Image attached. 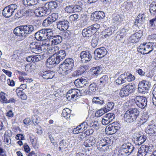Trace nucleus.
Instances as JSON below:
<instances>
[{"mask_svg": "<svg viewBox=\"0 0 156 156\" xmlns=\"http://www.w3.org/2000/svg\"><path fill=\"white\" fill-rule=\"evenodd\" d=\"M74 61L71 58H67L59 66V71L63 75H67L73 69L74 66Z\"/></svg>", "mask_w": 156, "mask_h": 156, "instance_id": "1", "label": "nucleus"}, {"mask_svg": "<svg viewBox=\"0 0 156 156\" xmlns=\"http://www.w3.org/2000/svg\"><path fill=\"white\" fill-rule=\"evenodd\" d=\"M139 112L136 108L130 109L127 111L124 115L125 121L132 122L136 121L138 116Z\"/></svg>", "mask_w": 156, "mask_h": 156, "instance_id": "2", "label": "nucleus"}, {"mask_svg": "<svg viewBox=\"0 0 156 156\" xmlns=\"http://www.w3.org/2000/svg\"><path fill=\"white\" fill-rule=\"evenodd\" d=\"M50 29H43L38 31L35 34L36 39L38 41H44L48 39L51 30Z\"/></svg>", "mask_w": 156, "mask_h": 156, "instance_id": "3", "label": "nucleus"}, {"mask_svg": "<svg viewBox=\"0 0 156 156\" xmlns=\"http://www.w3.org/2000/svg\"><path fill=\"white\" fill-rule=\"evenodd\" d=\"M17 6L15 4L9 5L5 7L2 10L3 16L6 18H9L17 10Z\"/></svg>", "mask_w": 156, "mask_h": 156, "instance_id": "4", "label": "nucleus"}, {"mask_svg": "<svg viewBox=\"0 0 156 156\" xmlns=\"http://www.w3.org/2000/svg\"><path fill=\"white\" fill-rule=\"evenodd\" d=\"M82 3L80 1L76 2L74 5H69L65 8L66 12L68 13L80 11L82 9Z\"/></svg>", "mask_w": 156, "mask_h": 156, "instance_id": "5", "label": "nucleus"}, {"mask_svg": "<svg viewBox=\"0 0 156 156\" xmlns=\"http://www.w3.org/2000/svg\"><path fill=\"white\" fill-rule=\"evenodd\" d=\"M51 11V9L48 6H46V5L45 4L44 6L36 9L34 10V13L37 17H41L49 15Z\"/></svg>", "mask_w": 156, "mask_h": 156, "instance_id": "6", "label": "nucleus"}, {"mask_svg": "<svg viewBox=\"0 0 156 156\" xmlns=\"http://www.w3.org/2000/svg\"><path fill=\"white\" fill-rule=\"evenodd\" d=\"M135 90V87L134 86L129 84L125 86L121 89L120 95L121 97H126L130 94L134 92Z\"/></svg>", "mask_w": 156, "mask_h": 156, "instance_id": "7", "label": "nucleus"}, {"mask_svg": "<svg viewBox=\"0 0 156 156\" xmlns=\"http://www.w3.org/2000/svg\"><path fill=\"white\" fill-rule=\"evenodd\" d=\"M134 100L136 105L141 109L144 108L147 105V99L145 97L137 96Z\"/></svg>", "mask_w": 156, "mask_h": 156, "instance_id": "8", "label": "nucleus"}, {"mask_svg": "<svg viewBox=\"0 0 156 156\" xmlns=\"http://www.w3.org/2000/svg\"><path fill=\"white\" fill-rule=\"evenodd\" d=\"M20 29L22 30L21 34L24 37L29 36L34 30L33 26L30 24L20 26Z\"/></svg>", "mask_w": 156, "mask_h": 156, "instance_id": "9", "label": "nucleus"}, {"mask_svg": "<svg viewBox=\"0 0 156 156\" xmlns=\"http://www.w3.org/2000/svg\"><path fill=\"white\" fill-rule=\"evenodd\" d=\"M153 150L152 146L142 145L139 149L137 156H145L147 153L151 152Z\"/></svg>", "mask_w": 156, "mask_h": 156, "instance_id": "10", "label": "nucleus"}, {"mask_svg": "<svg viewBox=\"0 0 156 156\" xmlns=\"http://www.w3.org/2000/svg\"><path fill=\"white\" fill-rule=\"evenodd\" d=\"M50 34L48 39L49 42H51V45L58 44L62 42V39L61 36L59 35H54L52 30Z\"/></svg>", "mask_w": 156, "mask_h": 156, "instance_id": "11", "label": "nucleus"}, {"mask_svg": "<svg viewBox=\"0 0 156 156\" xmlns=\"http://www.w3.org/2000/svg\"><path fill=\"white\" fill-rule=\"evenodd\" d=\"M30 48L31 51L36 54H39L42 51L41 45L38 42H33L30 44Z\"/></svg>", "mask_w": 156, "mask_h": 156, "instance_id": "12", "label": "nucleus"}, {"mask_svg": "<svg viewBox=\"0 0 156 156\" xmlns=\"http://www.w3.org/2000/svg\"><path fill=\"white\" fill-rule=\"evenodd\" d=\"M122 148L127 155L133 153L136 150V148L133 145L130 143H124L122 145Z\"/></svg>", "mask_w": 156, "mask_h": 156, "instance_id": "13", "label": "nucleus"}, {"mask_svg": "<svg viewBox=\"0 0 156 156\" xmlns=\"http://www.w3.org/2000/svg\"><path fill=\"white\" fill-rule=\"evenodd\" d=\"M107 53L106 49L103 47L96 49L94 51L95 58L98 59L104 57Z\"/></svg>", "mask_w": 156, "mask_h": 156, "instance_id": "14", "label": "nucleus"}, {"mask_svg": "<svg viewBox=\"0 0 156 156\" xmlns=\"http://www.w3.org/2000/svg\"><path fill=\"white\" fill-rule=\"evenodd\" d=\"M115 115L113 113L106 114L103 116L101 123L104 125H106L111 122L115 119Z\"/></svg>", "mask_w": 156, "mask_h": 156, "instance_id": "15", "label": "nucleus"}, {"mask_svg": "<svg viewBox=\"0 0 156 156\" xmlns=\"http://www.w3.org/2000/svg\"><path fill=\"white\" fill-rule=\"evenodd\" d=\"M59 62L55 56L52 55L47 59L46 65L48 68H51L55 66Z\"/></svg>", "mask_w": 156, "mask_h": 156, "instance_id": "16", "label": "nucleus"}, {"mask_svg": "<svg viewBox=\"0 0 156 156\" xmlns=\"http://www.w3.org/2000/svg\"><path fill=\"white\" fill-rule=\"evenodd\" d=\"M135 143L136 145H140L146 140V136L144 135H140L138 133H135L133 135Z\"/></svg>", "mask_w": 156, "mask_h": 156, "instance_id": "17", "label": "nucleus"}, {"mask_svg": "<svg viewBox=\"0 0 156 156\" xmlns=\"http://www.w3.org/2000/svg\"><path fill=\"white\" fill-rule=\"evenodd\" d=\"M80 57L82 59V61L88 62L90 61L92 56L90 53L88 51H82L80 54Z\"/></svg>", "mask_w": 156, "mask_h": 156, "instance_id": "18", "label": "nucleus"}, {"mask_svg": "<svg viewBox=\"0 0 156 156\" xmlns=\"http://www.w3.org/2000/svg\"><path fill=\"white\" fill-rule=\"evenodd\" d=\"M69 22L67 20L59 21L58 23L57 27L62 31L66 30L68 27Z\"/></svg>", "mask_w": 156, "mask_h": 156, "instance_id": "19", "label": "nucleus"}, {"mask_svg": "<svg viewBox=\"0 0 156 156\" xmlns=\"http://www.w3.org/2000/svg\"><path fill=\"white\" fill-rule=\"evenodd\" d=\"M145 132L151 136H156V126L154 125H148L145 129Z\"/></svg>", "mask_w": 156, "mask_h": 156, "instance_id": "20", "label": "nucleus"}, {"mask_svg": "<svg viewBox=\"0 0 156 156\" xmlns=\"http://www.w3.org/2000/svg\"><path fill=\"white\" fill-rule=\"evenodd\" d=\"M146 17L144 13H140L136 18L135 21V25L138 26V24H142L145 20Z\"/></svg>", "mask_w": 156, "mask_h": 156, "instance_id": "21", "label": "nucleus"}, {"mask_svg": "<svg viewBox=\"0 0 156 156\" xmlns=\"http://www.w3.org/2000/svg\"><path fill=\"white\" fill-rule=\"evenodd\" d=\"M94 18V20L95 21L101 20L105 17L104 13L101 11L95 12L91 15Z\"/></svg>", "mask_w": 156, "mask_h": 156, "instance_id": "22", "label": "nucleus"}, {"mask_svg": "<svg viewBox=\"0 0 156 156\" xmlns=\"http://www.w3.org/2000/svg\"><path fill=\"white\" fill-rule=\"evenodd\" d=\"M87 82L86 79L81 78L76 80L74 82V83L76 87H83L85 85L86 86Z\"/></svg>", "mask_w": 156, "mask_h": 156, "instance_id": "23", "label": "nucleus"}, {"mask_svg": "<svg viewBox=\"0 0 156 156\" xmlns=\"http://www.w3.org/2000/svg\"><path fill=\"white\" fill-rule=\"evenodd\" d=\"M66 54V51L64 50H58L57 51V53L55 55L56 57L57 58L58 60H59V62L65 58Z\"/></svg>", "mask_w": 156, "mask_h": 156, "instance_id": "24", "label": "nucleus"}, {"mask_svg": "<svg viewBox=\"0 0 156 156\" xmlns=\"http://www.w3.org/2000/svg\"><path fill=\"white\" fill-rule=\"evenodd\" d=\"M141 36V34L140 33L136 32L130 36L129 40L132 43H136L139 41Z\"/></svg>", "mask_w": 156, "mask_h": 156, "instance_id": "25", "label": "nucleus"}, {"mask_svg": "<svg viewBox=\"0 0 156 156\" xmlns=\"http://www.w3.org/2000/svg\"><path fill=\"white\" fill-rule=\"evenodd\" d=\"M96 142V140L94 137H90L87 140L84 142V145L87 147H90L94 145Z\"/></svg>", "mask_w": 156, "mask_h": 156, "instance_id": "26", "label": "nucleus"}, {"mask_svg": "<svg viewBox=\"0 0 156 156\" xmlns=\"http://www.w3.org/2000/svg\"><path fill=\"white\" fill-rule=\"evenodd\" d=\"M90 124V122H89V120L88 118H87L85 122L81 123L78 126L80 129H81V131L83 132V131H85L88 128Z\"/></svg>", "mask_w": 156, "mask_h": 156, "instance_id": "27", "label": "nucleus"}, {"mask_svg": "<svg viewBox=\"0 0 156 156\" xmlns=\"http://www.w3.org/2000/svg\"><path fill=\"white\" fill-rule=\"evenodd\" d=\"M92 31L89 27L83 30L82 34L84 37H91L94 34Z\"/></svg>", "mask_w": 156, "mask_h": 156, "instance_id": "28", "label": "nucleus"}, {"mask_svg": "<svg viewBox=\"0 0 156 156\" xmlns=\"http://www.w3.org/2000/svg\"><path fill=\"white\" fill-rule=\"evenodd\" d=\"M98 141L101 144L104 148L106 147L107 150L110 144V139L107 137H105L101 140H98Z\"/></svg>", "mask_w": 156, "mask_h": 156, "instance_id": "29", "label": "nucleus"}, {"mask_svg": "<svg viewBox=\"0 0 156 156\" xmlns=\"http://www.w3.org/2000/svg\"><path fill=\"white\" fill-rule=\"evenodd\" d=\"M92 101L93 103L100 105L104 104V100L101 97L93 98Z\"/></svg>", "mask_w": 156, "mask_h": 156, "instance_id": "30", "label": "nucleus"}, {"mask_svg": "<svg viewBox=\"0 0 156 156\" xmlns=\"http://www.w3.org/2000/svg\"><path fill=\"white\" fill-rule=\"evenodd\" d=\"M69 93H71L72 97H73L74 99H76V98L79 96H81V93L79 90L77 89H73L69 90Z\"/></svg>", "mask_w": 156, "mask_h": 156, "instance_id": "31", "label": "nucleus"}, {"mask_svg": "<svg viewBox=\"0 0 156 156\" xmlns=\"http://www.w3.org/2000/svg\"><path fill=\"white\" fill-rule=\"evenodd\" d=\"M71 110L67 108H65L62 110V116L65 118L66 119L68 120L69 119L71 114Z\"/></svg>", "mask_w": 156, "mask_h": 156, "instance_id": "32", "label": "nucleus"}, {"mask_svg": "<svg viewBox=\"0 0 156 156\" xmlns=\"http://www.w3.org/2000/svg\"><path fill=\"white\" fill-rule=\"evenodd\" d=\"M45 4L46 5V6H48L51 9H56L60 5L59 3L55 1L47 2Z\"/></svg>", "mask_w": 156, "mask_h": 156, "instance_id": "33", "label": "nucleus"}, {"mask_svg": "<svg viewBox=\"0 0 156 156\" xmlns=\"http://www.w3.org/2000/svg\"><path fill=\"white\" fill-rule=\"evenodd\" d=\"M105 130L109 135H112L114 134L117 130L115 127H113L110 124L106 127Z\"/></svg>", "mask_w": 156, "mask_h": 156, "instance_id": "34", "label": "nucleus"}, {"mask_svg": "<svg viewBox=\"0 0 156 156\" xmlns=\"http://www.w3.org/2000/svg\"><path fill=\"white\" fill-rule=\"evenodd\" d=\"M150 12L151 15L156 14V0L153 2L150 5Z\"/></svg>", "mask_w": 156, "mask_h": 156, "instance_id": "35", "label": "nucleus"}, {"mask_svg": "<svg viewBox=\"0 0 156 156\" xmlns=\"http://www.w3.org/2000/svg\"><path fill=\"white\" fill-rule=\"evenodd\" d=\"M86 66H81L80 69L76 70L73 73V75L74 76H77L83 74L86 70L85 69Z\"/></svg>", "mask_w": 156, "mask_h": 156, "instance_id": "36", "label": "nucleus"}, {"mask_svg": "<svg viewBox=\"0 0 156 156\" xmlns=\"http://www.w3.org/2000/svg\"><path fill=\"white\" fill-rule=\"evenodd\" d=\"M99 81L100 82L99 85L101 86H104L108 81V76L106 75L103 76L100 79Z\"/></svg>", "mask_w": 156, "mask_h": 156, "instance_id": "37", "label": "nucleus"}, {"mask_svg": "<svg viewBox=\"0 0 156 156\" xmlns=\"http://www.w3.org/2000/svg\"><path fill=\"white\" fill-rule=\"evenodd\" d=\"M125 75H126V73L121 74L116 80V83L118 84H121L124 83H126Z\"/></svg>", "mask_w": 156, "mask_h": 156, "instance_id": "38", "label": "nucleus"}, {"mask_svg": "<svg viewBox=\"0 0 156 156\" xmlns=\"http://www.w3.org/2000/svg\"><path fill=\"white\" fill-rule=\"evenodd\" d=\"M128 30L127 28H123L120 30V33L116 36V37L121 39L123 38L127 34Z\"/></svg>", "mask_w": 156, "mask_h": 156, "instance_id": "39", "label": "nucleus"}, {"mask_svg": "<svg viewBox=\"0 0 156 156\" xmlns=\"http://www.w3.org/2000/svg\"><path fill=\"white\" fill-rule=\"evenodd\" d=\"M124 73L126 74V75H125L126 83L127 82H131L135 80V77L131 74L126 72H125Z\"/></svg>", "mask_w": 156, "mask_h": 156, "instance_id": "40", "label": "nucleus"}, {"mask_svg": "<svg viewBox=\"0 0 156 156\" xmlns=\"http://www.w3.org/2000/svg\"><path fill=\"white\" fill-rule=\"evenodd\" d=\"M91 70V74L94 76L98 75L101 73V68L99 66L93 68Z\"/></svg>", "mask_w": 156, "mask_h": 156, "instance_id": "41", "label": "nucleus"}, {"mask_svg": "<svg viewBox=\"0 0 156 156\" xmlns=\"http://www.w3.org/2000/svg\"><path fill=\"white\" fill-rule=\"evenodd\" d=\"M48 17L49 18L52 23L55 22L60 18L59 15L58 13H53L51 15L49 16Z\"/></svg>", "mask_w": 156, "mask_h": 156, "instance_id": "42", "label": "nucleus"}, {"mask_svg": "<svg viewBox=\"0 0 156 156\" xmlns=\"http://www.w3.org/2000/svg\"><path fill=\"white\" fill-rule=\"evenodd\" d=\"M107 112V109H106L105 108H101L96 112L95 113V115L96 117H99L102 116Z\"/></svg>", "mask_w": 156, "mask_h": 156, "instance_id": "43", "label": "nucleus"}, {"mask_svg": "<svg viewBox=\"0 0 156 156\" xmlns=\"http://www.w3.org/2000/svg\"><path fill=\"white\" fill-rule=\"evenodd\" d=\"M34 11L33 10L29 9L28 10H24L23 11L20 10V13L22 15L24 14H25L26 16H31L33 15V13H34Z\"/></svg>", "mask_w": 156, "mask_h": 156, "instance_id": "44", "label": "nucleus"}, {"mask_svg": "<svg viewBox=\"0 0 156 156\" xmlns=\"http://www.w3.org/2000/svg\"><path fill=\"white\" fill-rule=\"evenodd\" d=\"M59 48L57 46H54L53 48H49L48 51L50 54H52V55H55L57 53V51L58 50Z\"/></svg>", "mask_w": 156, "mask_h": 156, "instance_id": "45", "label": "nucleus"}, {"mask_svg": "<svg viewBox=\"0 0 156 156\" xmlns=\"http://www.w3.org/2000/svg\"><path fill=\"white\" fill-rule=\"evenodd\" d=\"M19 80L20 81H23L24 83H31L33 81V80L31 78L25 77V76H20Z\"/></svg>", "mask_w": 156, "mask_h": 156, "instance_id": "46", "label": "nucleus"}, {"mask_svg": "<svg viewBox=\"0 0 156 156\" xmlns=\"http://www.w3.org/2000/svg\"><path fill=\"white\" fill-rule=\"evenodd\" d=\"M150 84L149 82L147 81H142L140 82L138 84V86L140 87H147V88H149L150 87Z\"/></svg>", "mask_w": 156, "mask_h": 156, "instance_id": "47", "label": "nucleus"}, {"mask_svg": "<svg viewBox=\"0 0 156 156\" xmlns=\"http://www.w3.org/2000/svg\"><path fill=\"white\" fill-rule=\"evenodd\" d=\"M89 27L94 34L99 29L100 25L98 23H96Z\"/></svg>", "mask_w": 156, "mask_h": 156, "instance_id": "48", "label": "nucleus"}, {"mask_svg": "<svg viewBox=\"0 0 156 156\" xmlns=\"http://www.w3.org/2000/svg\"><path fill=\"white\" fill-rule=\"evenodd\" d=\"M52 23L51 20L48 17L43 21L42 25L44 27H48L50 26Z\"/></svg>", "mask_w": 156, "mask_h": 156, "instance_id": "49", "label": "nucleus"}, {"mask_svg": "<svg viewBox=\"0 0 156 156\" xmlns=\"http://www.w3.org/2000/svg\"><path fill=\"white\" fill-rule=\"evenodd\" d=\"M89 122H90V125L89 126L90 127H92L94 128L96 130H97L99 127V124L97 122H91V120H89Z\"/></svg>", "mask_w": 156, "mask_h": 156, "instance_id": "50", "label": "nucleus"}, {"mask_svg": "<svg viewBox=\"0 0 156 156\" xmlns=\"http://www.w3.org/2000/svg\"><path fill=\"white\" fill-rule=\"evenodd\" d=\"M97 85L94 83H92L89 85L88 89L89 92H95L96 90Z\"/></svg>", "mask_w": 156, "mask_h": 156, "instance_id": "51", "label": "nucleus"}, {"mask_svg": "<svg viewBox=\"0 0 156 156\" xmlns=\"http://www.w3.org/2000/svg\"><path fill=\"white\" fill-rule=\"evenodd\" d=\"M22 30L20 29V26L19 27H17L15 28L13 31L14 33L16 35L19 36H23V34H21Z\"/></svg>", "mask_w": 156, "mask_h": 156, "instance_id": "52", "label": "nucleus"}, {"mask_svg": "<svg viewBox=\"0 0 156 156\" xmlns=\"http://www.w3.org/2000/svg\"><path fill=\"white\" fill-rule=\"evenodd\" d=\"M79 18L78 14L75 13L71 15L69 17V19L71 21H76L79 20Z\"/></svg>", "mask_w": 156, "mask_h": 156, "instance_id": "53", "label": "nucleus"}, {"mask_svg": "<svg viewBox=\"0 0 156 156\" xmlns=\"http://www.w3.org/2000/svg\"><path fill=\"white\" fill-rule=\"evenodd\" d=\"M67 144L68 143H67L66 141L65 140H62L60 141L59 143L60 146L59 147V150H62V148H64V149H65L66 148Z\"/></svg>", "mask_w": 156, "mask_h": 156, "instance_id": "54", "label": "nucleus"}, {"mask_svg": "<svg viewBox=\"0 0 156 156\" xmlns=\"http://www.w3.org/2000/svg\"><path fill=\"white\" fill-rule=\"evenodd\" d=\"M114 104L112 102H108L106 104L105 108L107 109V112L111 110L114 107Z\"/></svg>", "mask_w": 156, "mask_h": 156, "instance_id": "55", "label": "nucleus"}, {"mask_svg": "<svg viewBox=\"0 0 156 156\" xmlns=\"http://www.w3.org/2000/svg\"><path fill=\"white\" fill-rule=\"evenodd\" d=\"M6 94L3 92L0 93V101L3 103H5L7 100Z\"/></svg>", "mask_w": 156, "mask_h": 156, "instance_id": "56", "label": "nucleus"}, {"mask_svg": "<svg viewBox=\"0 0 156 156\" xmlns=\"http://www.w3.org/2000/svg\"><path fill=\"white\" fill-rule=\"evenodd\" d=\"M31 89L35 92L36 93H37L40 91V88L39 85L36 83L34 85V86L31 87Z\"/></svg>", "mask_w": 156, "mask_h": 156, "instance_id": "57", "label": "nucleus"}, {"mask_svg": "<svg viewBox=\"0 0 156 156\" xmlns=\"http://www.w3.org/2000/svg\"><path fill=\"white\" fill-rule=\"evenodd\" d=\"M103 32L105 33L104 36L105 37H107L112 34L111 28H108V29H105L104 30Z\"/></svg>", "mask_w": 156, "mask_h": 156, "instance_id": "58", "label": "nucleus"}, {"mask_svg": "<svg viewBox=\"0 0 156 156\" xmlns=\"http://www.w3.org/2000/svg\"><path fill=\"white\" fill-rule=\"evenodd\" d=\"M4 141L5 144L8 145L7 147H9L11 144V140L9 136H5Z\"/></svg>", "mask_w": 156, "mask_h": 156, "instance_id": "59", "label": "nucleus"}, {"mask_svg": "<svg viewBox=\"0 0 156 156\" xmlns=\"http://www.w3.org/2000/svg\"><path fill=\"white\" fill-rule=\"evenodd\" d=\"M96 145L97 149L101 151H105L106 150V147L104 148L101 144L98 141L96 144Z\"/></svg>", "mask_w": 156, "mask_h": 156, "instance_id": "60", "label": "nucleus"}, {"mask_svg": "<svg viewBox=\"0 0 156 156\" xmlns=\"http://www.w3.org/2000/svg\"><path fill=\"white\" fill-rule=\"evenodd\" d=\"M124 18V16L122 15H117L114 18V20L116 21L121 22L122 21Z\"/></svg>", "mask_w": 156, "mask_h": 156, "instance_id": "61", "label": "nucleus"}, {"mask_svg": "<svg viewBox=\"0 0 156 156\" xmlns=\"http://www.w3.org/2000/svg\"><path fill=\"white\" fill-rule=\"evenodd\" d=\"M80 21V23L81 27H84L88 24V19L87 17H84V18H82Z\"/></svg>", "mask_w": 156, "mask_h": 156, "instance_id": "62", "label": "nucleus"}, {"mask_svg": "<svg viewBox=\"0 0 156 156\" xmlns=\"http://www.w3.org/2000/svg\"><path fill=\"white\" fill-rule=\"evenodd\" d=\"M149 88H147V87H140V86H138V92L140 93H144L146 92V91L148 90Z\"/></svg>", "mask_w": 156, "mask_h": 156, "instance_id": "63", "label": "nucleus"}, {"mask_svg": "<svg viewBox=\"0 0 156 156\" xmlns=\"http://www.w3.org/2000/svg\"><path fill=\"white\" fill-rule=\"evenodd\" d=\"M50 72V71H45L41 73V76L42 77L45 79H48L49 73Z\"/></svg>", "mask_w": 156, "mask_h": 156, "instance_id": "64", "label": "nucleus"}]
</instances>
